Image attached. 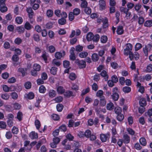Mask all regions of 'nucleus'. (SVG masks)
Returning a JSON list of instances; mask_svg holds the SVG:
<instances>
[{"instance_id":"nucleus-40","label":"nucleus","mask_w":152,"mask_h":152,"mask_svg":"<svg viewBox=\"0 0 152 152\" xmlns=\"http://www.w3.org/2000/svg\"><path fill=\"white\" fill-rule=\"evenodd\" d=\"M127 132L131 135H134L135 134L134 131L132 129L128 128L126 129Z\"/></svg>"},{"instance_id":"nucleus-30","label":"nucleus","mask_w":152,"mask_h":152,"mask_svg":"<svg viewBox=\"0 0 152 152\" xmlns=\"http://www.w3.org/2000/svg\"><path fill=\"white\" fill-rule=\"evenodd\" d=\"M24 27L26 29L29 30L32 27V26L29 22H27L24 25Z\"/></svg>"},{"instance_id":"nucleus-14","label":"nucleus","mask_w":152,"mask_h":152,"mask_svg":"<svg viewBox=\"0 0 152 152\" xmlns=\"http://www.w3.org/2000/svg\"><path fill=\"white\" fill-rule=\"evenodd\" d=\"M57 91L58 94H62L64 92L65 89L61 86H58L57 88Z\"/></svg>"},{"instance_id":"nucleus-59","label":"nucleus","mask_w":152,"mask_h":152,"mask_svg":"<svg viewBox=\"0 0 152 152\" xmlns=\"http://www.w3.org/2000/svg\"><path fill=\"white\" fill-rule=\"evenodd\" d=\"M63 97L61 96H58L56 98L54 99V100L55 101L57 102H62L63 100Z\"/></svg>"},{"instance_id":"nucleus-23","label":"nucleus","mask_w":152,"mask_h":152,"mask_svg":"<svg viewBox=\"0 0 152 152\" xmlns=\"http://www.w3.org/2000/svg\"><path fill=\"white\" fill-rule=\"evenodd\" d=\"M40 66L38 64H34L33 66V69L35 70L37 72L39 71L40 70Z\"/></svg>"},{"instance_id":"nucleus-6","label":"nucleus","mask_w":152,"mask_h":152,"mask_svg":"<svg viewBox=\"0 0 152 152\" xmlns=\"http://www.w3.org/2000/svg\"><path fill=\"white\" fill-rule=\"evenodd\" d=\"M99 9L100 10H104L106 7L105 2L103 0H100L99 1Z\"/></svg>"},{"instance_id":"nucleus-61","label":"nucleus","mask_w":152,"mask_h":152,"mask_svg":"<svg viewBox=\"0 0 152 152\" xmlns=\"http://www.w3.org/2000/svg\"><path fill=\"white\" fill-rule=\"evenodd\" d=\"M83 47L80 45H78L75 47L76 50L77 51L80 52L83 50Z\"/></svg>"},{"instance_id":"nucleus-62","label":"nucleus","mask_w":152,"mask_h":152,"mask_svg":"<svg viewBox=\"0 0 152 152\" xmlns=\"http://www.w3.org/2000/svg\"><path fill=\"white\" fill-rule=\"evenodd\" d=\"M33 37L34 40L37 42H38L40 40L39 36L37 34H34Z\"/></svg>"},{"instance_id":"nucleus-50","label":"nucleus","mask_w":152,"mask_h":152,"mask_svg":"<svg viewBox=\"0 0 152 152\" xmlns=\"http://www.w3.org/2000/svg\"><path fill=\"white\" fill-rule=\"evenodd\" d=\"M80 10L79 9L76 8L73 10V13L74 15H77L80 13Z\"/></svg>"},{"instance_id":"nucleus-36","label":"nucleus","mask_w":152,"mask_h":152,"mask_svg":"<svg viewBox=\"0 0 152 152\" xmlns=\"http://www.w3.org/2000/svg\"><path fill=\"white\" fill-rule=\"evenodd\" d=\"M53 14V11L51 10H47L46 12L47 16L48 17H51Z\"/></svg>"},{"instance_id":"nucleus-60","label":"nucleus","mask_w":152,"mask_h":152,"mask_svg":"<svg viewBox=\"0 0 152 152\" xmlns=\"http://www.w3.org/2000/svg\"><path fill=\"white\" fill-rule=\"evenodd\" d=\"M31 86V83L30 82H27L25 84V88L27 89L30 88Z\"/></svg>"},{"instance_id":"nucleus-22","label":"nucleus","mask_w":152,"mask_h":152,"mask_svg":"<svg viewBox=\"0 0 152 152\" xmlns=\"http://www.w3.org/2000/svg\"><path fill=\"white\" fill-rule=\"evenodd\" d=\"M94 36L93 34L91 33H89L86 36V39L88 41H90L93 39Z\"/></svg>"},{"instance_id":"nucleus-34","label":"nucleus","mask_w":152,"mask_h":152,"mask_svg":"<svg viewBox=\"0 0 152 152\" xmlns=\"http://www.w3.org/2000/svg\"><path fill=\"white\" fill-rule=\"evenodd\" d=\"M84 12L87 15H89L90 14L91 12V9L88 7H85L84 9Z\"/></svg>"},{"instance_id":"nucleus-19","label":"nucleus","mask_w":152,"mask_h":152,"mask_svg":"<svg viewBox=\"0 0 152 152\" xmlns=\"http://www.w3.org/2000/svg\"><path fill=\"white\" fill-rule=\"evenodd\" d=\"M21 107V105L17 103H15L12 104V108L16 110H19L20 108Z\"/></svg>"},{"instance_id":"nucleus-41","label":"nucleus","mask_w":152,"mask_h":152,"mask_svg":"<svg viewBox=\"0 0 152 152\" xmlns=\"http://www.w3.org/2000/svg\"><path fill=\"white\" fill-rule=\"evenodd\" d=\"M46 88L43 85L41 86L39 88V91L40 93H44L46 91Z\"/></svg>"},{"instance_id":"nucleus-27","label":"nucleus","mask_w":152,"mask_h":152,"mask_svg":"<svg viewBox=\"0 0 152 152\" xmlns=\"http://www.w3.org/2000/svg\"><path fill=\"white\" fill-rule=\"evenodd\" d=\"M52 63L54 65H56L57 66H59L61 64L60 61L56 59H53Z\"/></svg>"},{"instance_id":"nucleus-52","label":"nucleus","mask_w":152,"mask_h":152,"mask_svg":"<svg viewBox=\"0 0 152 152\" xmlns=\"http://www.w3.org/2000/svg\"><path fill=\"white\" fill-rule=\"evenodd\" d=\"M63 106L61 104H58L56 106L57 110L58 112H61L63 110Z\"/></svg>"},{"instance_id":"nucleus-15","label":"nucleus","mask_w":152,"mask_h":152,"mask_svg":"<svg viewBox=\"0 0 152 152\" xmlns=\"http://www.w3.org/2000/svg\"><path fill=\"white\" fill-rule=\"evenodd\" d=\"M29 137L32 139H36L38 138L37 134L34 132H32L30 133Z\"/></svg>"},{"instance_id":"nucleus-16","label":"nucleus","mask_w":152,"mask_h":152,"mask_svg":"<svg viewBox=\"0 0 152 152\" xmlns=\"http://www.w3.org/2000/svg\"><path fill=\"white\" fill-rule=\"evenodd\" d=\"M91 58L94 61H97L99 59V57L97 54L96 53H93L91 56Z\"/></svg>"},{"instance_id":"nucleus-31","label":"nucleus","mask_w":152,"mask_h":152,"mask_svg":"<svg viewBox=\"0 0 152 152\" xmlns=\"http://www.w3.org/2000/svg\"><path fill=\"white\" fill-rule=\"evenodd\" d=\"M142 47V45L140 43H137L135 45V49L136 51H137L140 50Z\"/></svg>"},{"instance_id":"nucleus-38","label":"nucleus","mask_w":152,"mask_h":152,"mask_svg":"<svg viewBox=\"0 0 152 152\" xmlns=\"http://www.w3.org/2000/svg\"><path fill=\"white\" fill-rule=\"evenodd\" d=\"M58 23L61 25H64L66 23V20L64 18H61L58 20Z\"/></svg>"},{"instance_id":"nucleus-43","label":"nucleus","mask_w":152,"mask_h":152,"mask_svg":"<svg viewBox=\"0 0 152 152\" xmlns=\"http://www.w3.org/2000/svg\"><path fill=\"white\" fill-rule=\"evenodd\" d=\"M76 75L74 73H71L69 76L70 79L72 80H75L76 78Z\"/></svg>"},{"instance_id":"nucleus-51","label":"nucleus","mask_w":152,"mask_h":152,"mask_svg":"<svg viewBox=\"0 0 152 152\" xmlns=\"http://www.w3.org/2000/svg\"><path fill=\"white\" fill-rule=\"evenodd\" d=\"M22 42V40L19 37H18L16 38L14 42L17 45H19Z\"/></svg>"},{"instance_id":"nucleus-55","label":"nucleus","mask_w":152,"mask_h":152,"mask_svg":"<svg viewBox=\"0 0 152 152\" xmlns=\"http://www.w3.org/2000/svg\"><path fill=\"white\" fill-rule=\"evenodd\" d=\"M64 96L67 97H69L73 95L72 92L70 91H67L64 93Z\"/></svg>"},{"instance_id":"nucleus-26","label":"nucleus","mask_w":152,"mask_h":152,"mask_svg":"<svg viewBox=\"0 0 152 152\" xmlns=\"http://www.w3.org/2000/svg\"><path fill=\"white\" fill-rule=\"evenodd\" d=\"M88 54V53L87 52H83L79 54V56L81 58H84L87 57Z\"/></svg>"},{"instance_id":"nucleus-44","label":"nucleus","mask_w":152,"mask_h":152,"mask_svg":"<svg viewBox=\"0 0 152 152\" xmlns=\"http://www.w3.org/2000/svg\"><path fill=\"white\" fill-rule=\"evenodd\" d=\"M57 71V68L55 67H52L50 69L51 73L54 75H56Z\"/></svg>"},{"instance_id":"nucleus-42","label":"nucleus","mask_w":152,"mask_h":152,"mask_svg":"<svg viewBox=\"0 0 152 152\" xmlns=\"http://www.w3.org/2000/svg\"><path fill=\"white\" fill-rule=\"evenodd\" d=\"M108 19L107 18H105L103 20V27L104 28H106L108 27Z\"/></svg>"},{"instance_id":"nucleus-21","label":"nucleus","mask_w":152,"mask_h":152,"mask_svg":"<svg viewBox=\"0 0 152 152\" xmlns=\"http://www.w3.org/2000/svg\"><path fill=\"white\" fill-rule=\"evenodd\" d=\"M25 96L27 97L29 99H31L34 98V95L33 92H30L28 94H26Z\"/></svg>"},{"instance_id":"nucleus-35","label":"nucleus","mask_w":152,"mask_h":152,"mask_svg":"<svg viewBox=\"0 0 152 152\" xmlns=\"http://www.w3.org/2000/svg\"><path fill=\"white\" fill-rule=\"evenodd\" d=\"M26 70V69H23V68H19L18 69V72H20L22 74L23 77L25 76V71Z\"/></svg>"},{"instance_id":"nucleus-5","label":"nucleus","mask_w":152,"mask_h":152,"mask_svg":"<svg viewBox=\"0 0 152 152\" xmlns=\"http://www.w3.org/2000/svg\"><path fill=\"white\" fill-rule=\"evenodd\" d=\"M75 63L80 68H85L86 67V62L83 60H76Z\"/></svg>"},{"instance_id":"nucleus-24","label":"nucleus","mask_w":152,"mask_h":152,"mask_svg":"<svg viewBox=\"0 0 152 152\" xmlns=\"http://www.w3.org/2000/svg\"><path fill=\"white\" fill-rule=\"evenodd\" d=\"M144 26L146 27H150L152 26V20H146L144 24Z\"/></svg>"},{"instance_id":"nucleus-37","label":"nucleus","mask_w":152,"mask_h":152,"mask_svg":"<svg viewBox=\"0 0 152 152\" xmlns=\"http://www.w3.org/2000/svg\"><path fill=\"white\" fill-rule=\"evenodd\" d=\"M112 136L115 137H118V135L116 129L115 128H113L112 131Z\"/></svg>"},{"instance_id":"nucleus-47","label":"nucleus","mask_w":152,"mask_h":152,"mask_svg":"<svg viewBox=\"0 0 152 152\" xmlns=\"http://www.w3.org/2000/svg\"><path fill=\"white\" fill-rule=\"evenodd\" d=\"M17 31L20 33H23L24 32L25 29L23 26H20L18 27L17 28Z\"/></svg>"},{"instance_id":"nucleus-33","label":"nucleus","mask_w":152,"mask_h":152,"mask_svg":"<svg viewBox=\"0 0 152 152\" xmlns=\"http://www.w3.org/2000/svg\"><path fill=\"white\" fill-rule=\"evenodd\" d=\"M0 10L1 12H6L7 11V7L5 6V4L4 5H0Z\"/></svg>"},{"instance_id":"nucleus-63","label":"nucleus","mask_w":152,"mask_h":152,"mask_svg":"<svg viewBox=\"0 0 152 152\" xmlns=\"http://www.w3.org/2000/svg\"><path fill=\"white\" fill-rule=\"evenodd\" d=\"M92 90L95 91H96L98 88V87L96 83H94L92 85Z\"/></svg>"},{"instance_id":"nucleus-4","label":"nucleus","mask_w":152,"mask_h":152,"mask_svg":"<svg viewBox=\"0 0 152 152\" xmlns=\"http://www.w3.org/2000/svg\"><path fill=\"white\" fill-rule=\"evenodd\" d=\"M2 88L3 91L5 92H8L10 91H12L15 90L14 86H11L10 87L5 85H3Z\"/></svg>"},{"instance_id":"nucleus-18","label":"nucleus","mask_w":152,"mask_h":152,"mask_svg":"<svg viewBox=\"0 0 152 152\" xmlns=\"http://www.w3.org/2000/svg\"><path fill=\"white\" fill-rule=\"evenodd\" d=\"M114 105L113 103L110 102L107 104L106 108L107 110H112L114 108Z\"/></svg>"},{"instance_id":"nucleus-2","label":"nucleus","mask_w":152,"mask_h":152,"mask_svg":"<svg viewBox=\"0 0 152 152\" xmlns=\"http://www.w3.org/2000/svg\"><path fill=\"white\" fill-rule=\"evenodd\" d=\"M113 93L111 96L112 99L114 101H117L119 98V95L118 93V92L117 88L115 87L113 89Z\"/></svg>"},{"instance_id":"nucleus-46","label":"nucleus","mask_w":152,"mask_h":152,"mask_svg":"<svg viewBox=\"0 0 152 152\" xmlns=\"http://www.w3.org/2000/svg\"><path fill=\"white\" fill-rule=\"evenodd\" d=\"M123 91L125 93H129L131 91V88L129 87L125 86L123 88Z\"/></svg>"},{"instance_id":"nucleus-56","label":"nucleus","mask_w":152,"mask_h":152,"mask_svg":"<svg viewBox=\"0 0 152 152\" xmlns=\"http://www.w3.org/2000/svg\"><path fill=\"white\" fill-rule=\"evenodd\" d=\"M91 135V132L88 129L84 133L85 136L87 138L89 137Z\"/></svg>"},{"instance_id":"nucleus-17","label":"nucleus","mask_w":152,"mask_h":152,"mask_svg":"<svg viewBox=\"0 0 152 152\" xmlns=\"http://www.w3.org/2000/svg\"><path fill=\"white\" fill-rule=\"evenodd\" d=\"M140 105L142 107L145 106L146 105V102L145 99L144 98H141L140 99L139 101Z\"/></svg>"},{"instance_id":"nucleus-58","label":"nucleus","mask_w":152,"mask_h":152,"mask_svg":"<svg viewBox=\"0 0 152 152\" xmlns=\"http://www.w3.org/2000/svg\"><path fill=\"white\" fill-rule=\"evenodd\" d=\"M10 95L12 98L13 99H17L18 98V95L15 92H13L11 93Z\"/></svg>"},{"instance_id":"nucleus-54","label":"nucleus","mask_w":152,"mask_h":152,"mask_svg":"<svg viewBox=\"0 0 152 152\" xmlns=\"http://www.w3.org/2000/svg\"><path fill=\"white\" fill-rule=\"evenodd\" d=\"M88 3L86 1H83L80 5L81 7L82 8H85L87 7Z\"/></svg>"},{"instance_id":"nucleus-49","label":"nucleus","mask_w":152,"mask_h":152,"mask_svg":"<svg viewBox=\"0 0 152 152\" xmlns=\"http://www.w3.org/2000/svg\"><path fill=\"white\" fill-rule=\"evenodd\" d=\"M37 71L33 69L30 72L31 75L32 76L36 77L37 75Z\"/></svg>"},{"instance_id":"nucleus-57","label":"nucleus","mask_w":152,"mask_h":152,"mask_svg":"<svg viewBox=\"0 0 152 152\" xmlns=\"http://www.w3.org/2000/svg\"><path fill=\"white\" fill-rule=\"evenodd\" d=\"M103 94V92L102 90H99L96 93V96L101 98Z\"/></svg>"},{"instance_id":"nucleus-25","label":"nucleus","mask_w":152,"mask_h":152,"mask_svg":"<svg viewBox=\"0 0 152 152\" xmlns=\"http://www.w3.org/2000/svg\"><path fill=\"white\" fill-rule=\"evenodd\" d=\"M117 120L119 121H122L124 118V116L123 114L120 113L119 114L117 115L116 117Z\"/></svg>"},{"instance_id":"nucleus-29","label":"nucleus","mask_w":152,"mask_h":152,"mask_svg":"<svg viewBox=\"0 0 152 152\" xmlns=\"http://www.w3.org/2000/svg\"><path fill=\"white\" fill-rule=\"evenodd\" d=\"M23 118V113L20 112H18L17 115V118L18 119L19 121H21Z\"/></svg>"},{"instance_id":"nucleus-32","label":"nucleus","mask_w":152,"mask_h":152,"mask_svg":"<svg viewBox=\"0 0 152 152\" xmlns=\"http://www.w3.org/2000/svg\"><path fill=\"white\" fill-rule=\"evenodd\" d=\"M140 143L142 145L145 146L146 144V141L145 138L142 137L140 139Z\"/></svg>"},{"instance_id":"nucleus-20","label":"nucleus","mask_w":152,"mask_h":152,"mask_svg":"<svg viewBox=\"0 0 152 152\" xmlns=\"http://www.w3.org/2000/svg\"><path fill=\"white\" fill-rule=\"evenodd\" d=\"M108 137L107 135L102 134L100 135V139L103 142H105L107 140Z\"/></svg>"},{"instance_id":"nucleus-39","label":"nucleus","mask_w":152,"mask_h":152,"mask_svg":"<svg viewBox=\"0 0 152 152\" xmlns=\"http://www.w3.org/2000/svg\"><path fill=\"white\" fill-rule=\"evenodd\" d=\"M101 42L105 43L107 40V38L106 36H102L101 37L100 39Z\"/></svg>"},{"instance_id":"nucleus-45","label":"nucleus","mask_w":152,"mask_h":152,"mask_svg":"<svg viewBox=\"0 0 152 152\" xmlns=\"http://www.w3.org/2000/svg\"><path fill=\"white\" fill-rule=\"evenodd\" d=\"M15 21L18 24H21L23 22L22 18L20 17H17L15 19Z\"/></svg>"},{"instance_id":"nucleus-12","label":"nucleus","mask_w":152,"mask_h":152,"mask_svg":"<svg viewBox=\"0 0 152 152\" xmlns=\"http://www.w3.org/2000/svg\"><path fill=\"white\" fill-rule=\"evenodd\" d=\"M100 75L102 77H104L105 81H107L108 80V76L106 71L104 70H103L101 73Z\"/></svg>"},{"instance_id":"nucleus-64","label":"nucleus","mask_w":152,"mask_h":152,"mask_svg":"<svg viewBox=\"0 0 152 152\" xmlns=\"http://www.w3.org/2000/svg\"><path fill=\"white\" fill-rule=\"evenodd\" d=\"M74 15L73 13L71 12L69 15V18L70 21H72L74 18Z\"/></svg>"},{"instance_id":"nucleus-3","label":"nucleus","mask_w":152,"mask_h":152,"mask_svg":"<svg viewBox=\"0 0 152 152\" xmlns=\"http://www.w3.org/2000/svg\"><path fill=\"white\" fill-rule=\"evenodd\" d=\"M65 52L64 51L56 52L55 54V58L58 59H60L65 55Z\"/></svg>"},{"instance_id":"nucleus-13","label":"nucleus","mask_w":152,"mask_h":152,"mask_svg":"<svg viewBox=\"0 0 152 152\" xmlns=\"http://www.w3.org/2000/svg\"><path fill=\"white\" fill-rule=\"evenodd\" d=\"M70 55H69L70 59L72 61H74L75 59V56L74 53V51L71 49L70 51Z\"/></svg>"},{"instance_id":"nucleus-53","label":"nucleus","mask_w":152,"mask_h":152,"mask_svg":"<svg viewBox=\"0 0 152 152\" xmlns=\"http://www.w3.org/2000/svg\"><path fill=\"white\" fill-rule=\"evenodd\" d=\"M146 71L148 72H150L152 71V64H150L147 66Z\"/></svg>"},{"instance_id":"nucleus-48","label":"nucleus","mask_w":152,"mask_h":152,"mask_svg":"<svg viewBox=\"0 0 152 152\" xmlns=\"http://www.w3.org/2000/svg\"><path fill=\"white\" fill-rule=\"evenodd\" d=\"M48 49L50 53H53L55 52L56 49L55 47L53 45H50L48 47Z\"/></svg>"},{"instance_id":"nucleus-7","label":"nucleus","mask_w":152,"mask_h":152,"mask_svg":"<svg viewBox=\"0 0 152 152\" xmlns=\"http://www.w3.org/2000/svg\"><path fill=\"white\" fill-rule=\"evenodd\" d=\"M124 143L125 144L129 143L130 141V137L127 134H124L123 135V140Z\"/></svg>"},{"instance_id":"nucleus-9","label":"nucleus","mask_w":152,"mask_h":152,"mask_svg":"<svg viewBox=\"0 0 152 152\" xmlns=\"http://www.w3.org/2000/svg\"><path fill=\"white\" fill-rule=\"evenodd\" d=\"M116 31L118 35L122 34L124 32L123 26H118L117 28Z\"/></svg>"},{"instance_id":"nucleus-1","label":"nucleus","mask_w":152,"mask_h":152,"mask_svg":"<svg viewBox=\"0 0 152 152\" xmlns=\"http://www.w3.org/2000/svg\"><path fill=\"white\" fill-rule=\"evenodd\" d=\"M133 46L130 43H127L126 47L124 50V55L126 56L129 55V57L131 60L133 59V53L132 52Z\"/></svg>"},{"instance_id":"nucleus-10","label":"nucleus","mask_w":152,"mask_h":152,"mask_svg":"<svg viewBox=\"0 0 152 152\" xmlns=\"http://www.w3.org/2000/svg\"><path fill=\"white\" fill-rule=\"evenodd\" d=\"M26 11L28 13V17L29 18H32L34 15V12L32 9L31 8H28L26 9Z\"/></svg>"},{"instance_id":"nucleus-28","label":"nucleus","mask_w":152,"mask_h":152,"mask_svg":"<svg viewBox=\"0 0 152 152\" xmlns=\"http://www.w3.org/2000/svg\"><path fill=\"white\" fill-rule=\"evenodd\" d=\"M115 112L117 115L120 114L122 112L121 108L119 107H117L115 108Z\"/></svg>"},{"instance_id":"nucleus-8","label":"nucleus","mask_w":152,"mask_h":152,"mask_svg":"<svg viewBox=\"0 0 152 152\" xmlns=\"http://www.w3.org/2000/svg\"><path fill=\"white\" fill-rule=\"evenodd\" d=\"M137 88H138V91L141 93L142 94L144 91V87L141 86V84L138 82L137 84Z\"/></svg>"},{"instance_id":"nucleus-11","label":"nucleus","mask_w":152,"mask_h":152,"mask_svg":"<svg viewBox=\"0 0 152 152\" xmlns=\"http://www.w3.org/2000/svg\"><path fill=\"white\" fill-rule=\"evenodd\" d=\"M48 95L50 97L52 98L55 97L56 94V91L53 90H50L48 92Z\"/></svg>"}]
</instances>
